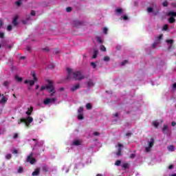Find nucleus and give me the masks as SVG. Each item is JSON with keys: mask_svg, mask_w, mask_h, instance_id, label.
Returning a JSON list of instances; mask_svg holds the SVG:
<instances>
[{"mask_svg": "<svg viewBox=\"0 0 176 176\" xmlns=\"http://www.w3.org/2000/svg\"><path fill=\"white\" fill-rule=\"evenodd\" d=\"M23 171H24V169L22 167H19L17 170V173H19V174H21Z\"/></svg>", "mask_w": 176, "mask_h": 176, "instance_id": "obj_33", "label": "nucleus"}, {"mask_svg": "<svg viewBox=\"0 0 176 176\" xmlns=\"http://www.w3.org/2000/svg\"><path fill=\"white\" fill-rule=\"evenodd\" d=\"M169 176H176V173H175V174H171V175H170Z\"/></svg>", "mask_w": 176, "mask_h": 176, "instance_id": "obj_64", "label": "nucleus"}, {"mask_svg": "<svg viewBox=\"0 0 176 176\" xmlns=\"http://www.w3.org/2000/svg\"><path fill=\"white\" fill-rule=\"evenodd\" d=\"M83 112V107H80L78 109V113H82Z\"/></svg>", "mask_w": 176, "mask_h": 176, "instance_id": "obj_42", "label": "nucleus"}, {"mask_svg": "<svg viewBox=\"0 0 176 176\" xmlns=\"http://www.w3.org/2000/svg\"><path fill=\"white\" fill-rule=\"evenodd\" d=\"M17 137H19V134L15 133V134L14 135V139L16 140V138H17Z\"/></svg>", "mask_w": 176, "mask_h": 176, "instance_id": "obj_50", "label": "nucleus"}, {"mask_svg": "<svg viewBox=\"0 0 176 176\" xmlns=\"http://www.w3.org/2000/svg\"><path fill=\"white\" fill-rule=\"evenodd\" d=\"M152 124L154 126V127H159V122L157 121H153Z\"/></svg>", "mask_w": 176, "mask_h": 176, "instance_id": "obj_29", "label": "nucleus"}, {"mask_svg": "<svg viewBox=\"0 0 176 176\" xmlns=\"http://www.w3.org/2000/svg\"><path fill=\"white\" fill-rule=\"evenodd\" d=\"M110 60H111V58H109V56H104L103 58L104 61H109Z\"/></svg>", "mask_w": 176, "mask_h": 176, "instance_id": "obj_38", "label": "nucleus"}, {"mask_svg": "<svg viewBox=\"0 0 176 176\" xmlns=\"http://www.w3.org/2000/svg\"><path fill=\"white\" fill-rule=\"evenodd\" d=\"M3 85H4V86H9V82H8V81H6V82H4V83H3Z\"/></svg>", "mask_w": 176, "mask_h": 176, "instance_id": "obj_49", "label": "nucleus"}, {"mask_svg": "<svg viewBox=\"0 0 176 176\" xmlns=\"http://www.w3.org/2000/svg\"><path fill=\"white\" fill-rule=\"evenodd\" d=\"M31 16H35V11L31 12Z\"/></svg>", "mask_w": 176, "mask_h": 176, "instance_id": "obj_56", "label": "nucleus"}, {"mask_svg": "<svg viewBox=\"0 0 176 176\" xmlns=\"http://www.w3.org/2000/svg\"><path fill=\"white\" fill-rule=\"evenodd\" d=\"M78 120H83V114L82 113H78Z\"/></svg>", "mask_w": 176, "mask_h": 176, "instance_id": "obj_30", "label": "nucleus"}, {"mask_svg": "<svg viewBox=\"0 0 176 176\" xmlns=\"http://www.w3.org/2000/svg\"><path fill=\"white\" fill-rule=\"evenodd\" d=\"M43 171H49V168L47 166H45L43 167Z\"/></svg>", "mask_w": 176, "mask_h": 176, "instance_id": "obj_45", "label": "nucleus"}, {"mask_svg": "<svg viewBox=\"0 0 176 176\" xmlns=\"http://www.w3.org/2000/svg\"><path fill=\"white\" fill-rule=\"evenodd\" d=\"M2 25H3L2 21H0V27H2Z\"/></svg>", "mask_w": 176, "mask_h": 176, "instance_id": "obj_62", "label": "nucleus"}, {"mask_svg": "<svg viewBox=\"0 0 176 176\" xmlns=\"http://www.w3.org/2000/svg\"><path fill=\"white\" fill-rule=\"evenodd\" d=\"M38 123L41 124L42 123V120L41 118H39L38 120H37Z\"/></svg>", "mask_w": 176, "mask_h": 176, "instance_id": "obj_57", "label": "nucleus"}, {"mask_svg": "<svg viewBox=\"0 0 176 176\" xmlns=\"http://www.w3.org/2000/svg\"><path fill=\"white\" fill-rule=\"evenodd\" d=\"M32 153H30V155L29 156H28L26 162H28V163H30V164H34V163H35V162H36V160H35V158L32 157Z\"/></svg>", "mask_w": 176, "mask_h": 176, "instance_id": "obj_8", "label": "nucleus"}, {"mask_svg": "<svg viewBox=\"0 0 176 176\" xmlns=\"http://www.w3.org/2000/svg\"><path fill=\"white\" fill-rule=\"evenodd\" d=\"M91 65L92 68H94V69H96V68H97V64H96V63H94V62L91 63Z\"/></svg>", "mask_w": 176, "mask_h": 176, "instance_id": "obj_36", "label": "nucleus"}, {"mask_svg": "<svg viewBox=\"0 0 176 176\" xmlns=\"http://www.w3.org/2000/svg\"><path fill=\"white\" fill-rule=\"evenodd\" d=\"M175 124H176V122H172V126H173V127H174V126H175Z\"/></svg>", "mask_w": 176, "mask_h": 176, "instance_id": "obj_60", "label": "nucleus"}, {"mask_svg": "<svg viewBox=\"0 0 176 176\" xmlns=\"http://www.w3.org/2000/svg\"><path fill=\"white\" fill-rule=\"evenodd\" d=\"M96 39L97 42H98V43H102L104 42V41H102V38H101L100 36H97L96 37Z\"/></svg>", "mask_w": 176, "mask_h": 176, "instance_id": "obj_25", "label": "nucleus"}, {"mask_svg": "<svg viewBox=\"0 0 176 176\" xmlns=\"http://www.w3.org/2000/svg\"><path fill=\"white\" fill-rule=\"evenodd\" d=\"M15 79L16 82H21V80H23V78L21 77H19L18 76H15Z\"/></svg>", "mask_w": 176, "mask_h": 176, "instance_id": "obj_31", "label": "nucleus"}, {"mask_svg": "<svg viewBox=\"0 0 176 176\" xmlns=\"http://www.w3.org/2000/svg\"><path fill=\"white\" fill-rule=\"evenodd\" d=\"M168 151L169 152H174V151H175V146H174L173 145L168 146Z\"/></svg>", "mask_w": 176, "mask_h": 176, "instance_id": "obj_21", "label": "nucleus"}, {"mask_svg": "<svg viewBox=\"0 0 176 176\" xmlns=\"http://www.w3.org/2000/svg\"><path fill=\"white\" fill-rule=\"evenodd\" d=\"M118 152H117V156H120V153L122 152V149H123V144L118 143V145L116 146Z\"/></svg>", "mask_w": 176, "mask_h": 176, "instance_id": "obj_12", "label": "nucleus"}, {"mask_svg": "<svg viewBox=\"0 0 176 176\" xmlns=\"http://www.w3.org/2000/svg\"><path fill=\"white\" fill-rule=\"evenodd\" d=\"M69 165H65L63 166L62 170L63 171H65V174H68L69 171Z\"/></svg>", "mask_w": 176, "mask_h": 176, "instance_id": "obj_15", "label": "nucleus"}, {"mask_svg": "<svg viewBox=\"0 0 176 176\" xmlns=\"http://www.w3.org/2000/svg\"><path fill=\"white\" fill-rule=\"evenodd\" d=\"M79 87H80V85L76 84L71 87L70 90H71V91H76V90H78V89H79Z\"/></svg>", "mask_w": 176, "mask_h": 176, "instance_id": "obj_13", "label": "nucleus"}, {"mask_svg": "<svg viewBox=\"0 0 176 176\" xmlns=\"http://www.w3.org/2000/svg\"><path fill=\"white\" fill-rule=\"evenodd\" d=\"M12 153L17 154V153H19V151H18L17 150H14V151H12Z\"/></svg>", "mask_w": 176, "mask_h": 176, "instance_id": "obj_55", "label": "nucleus"}, {"mask_svg": "<svg viewBox=\"0 0 176 176\" xmlns=\"http://www.w3.org/2000/svg\"><path fill=\"white\" fill-rule=\"evenodd\" d=\"M126 137H130V135H131V133L128 132V133H126Z\"/></svg>", "mask_w": 176, "mask_h": 176, "instance_id": "obj_54", "label": "nucleus"}, {"mask_svg": "<svg viewBox=\"0 0 176 176\" xmlns=\"http://www.w3.org/2000/svg\"><path fill=\"white\" fill-rule=\"evenodd\" d=\"M130 157L131 159H133V157H135V154H131Z\"/></svg>", "mask_w": 176, "mask_h": 176, "instance_id": "obj_53", "label": "nucleus"}, {"mask_svg": "<svg viewBox=\"0 0 176 176\" xmlns=\"http://www.w3.org/2000/svg\"><path fill=\"white\" fill-rule=\"evenodd\" d=\"M72 145H74V146H79L82 145V140L74 139L72 142Z\"/></svg>", "mask_w": 176, "mask_h": 176, "instance_id": "obj_9", "label": "nucleus"}, {"mask_svg": "<svg viewBox=\"0 0 176 176\" xmlns=\"http://www.w3.org/2000/svg\"><path fill=\"white\" fill-rule=\"evenodd\" d=\"M12 157V154H7L6 155V159H7L8 160H9V159H11Z\"/></svg>", "mask_w": 176, "mask_h": 176, "instance_id": "obj_43", "label": "nucleus"}, {"mask_svg": "<svg viewBox=\"0 0 176 176\" xmlns=\"http://www.w3.org/2000/svg\"><path fill=\"white\" fill-rule=\"evenodd\" d=\"M169 170H172V168H174V165H170L168 166Z\"/></svg>", "mask_w": 176, "mask_h": 176, "instance_id": "obj_51", "label": "nucleus"}, {"mask_svg": "<svg viewBox=\"0 0 176 176\" xmlns=\"http://www.w3.org/2000/svg\"><path fill=\"white\" fill-rule=\"evenodd\" d=\"M67 80H70V79H75V80H82V79H85V74L82 73V72H74L72 69L67 68Z\"/></svg>", "mask_w": 176, "mask_h": 176, "instance_id": "obj_3", "label": "nucleus"}, {"mask_svg": "<svg viewBox=\"0 0 176 176\" xmlns=\"http://www.w3.org/2000/svg\"><path fill=\"white\" fill-rule=\"evenodd\" d=\"M162 31H170L168 28V25H164L162 28Z\"/></svg>", "mask_w": 176, "mask_h": 176, "instance_id": "obj_28", "label": "nucleus"}, {"mask_svg": "<svg viewBox=\"0 0 176 176\" xmlns=\"http://www.w3.org/2000/svg\"><path fill=\"white\" fill-rule=\"evenodd\" d=\"M129 63V60H124L121 63V65H126Z\"/></svg>", "mask_w": 176, "mask_h": 176, "instance_id": "obj_41", "label": "nucleus"}, {"mask_svg": "<svg viewBox=\"0 0 176 176\" xmlns=\"http://www.w3.org/2000/svg\"><path fill=\"white\" fill-rule=\"evenodd\" d=\"M162 133L164 134H168V126L164 125V127L162 128Z\"/></svg>", "mask_w": 176, "mask_h": 176, "instance_id": "obj_17", "label": "nucleus"}, {"mask_svg": "<svg viewBox=\"0 0 176 176\" xmlns=\"http://www.w3.org/2000/svg\"><path fill=\"white\" fill-rule=\"evenodd\" d=\"M72 8L71 7H67L66 8V12H72Z\"/></svg>", "mask_w": 176, "mask_h": 176, "instance_id": "obj_46", "label": "nucleus"}, {"mask_svg": "<svg viewBox=\"0 0 176 176\" xmlns=\"http://www.w3.org/2000/svg\"><path fill=\"white\" fill-rule=\"evenodd\" d=\"M156 4H153V7H148L147 8V12L148 13H152L153 16H156L157 13H159V10H155V8H156Z\"/></svg>", "mask_w": 176, "mask_h": 176, "instance_id": "obj_7", "label": "nucleus"}, {"mask_svg": "<svg viewBox=\"0 0 176 176\" xmlns=\"http://www.w3.org/2000/svg\"><path fill=\"white\" fill-rule=\"evenodd\" d=\"M118 117L119 113H116L115 114L113 115V120H114V122H118Z\"/></svg>", "mask_w": 176, "mask_h": 176, "instance_id": "obj_19", "label": "nucleus"}, {"mask_svg": "<svg viewBox=\"0 0 176 176\" xmlns=\"http://www.w3.org/2000/svg\"><path fill=\"white\" fill-rule=\"evenodd\" d=\"M129 164L128 163H124L122 165V167L124 168V170H126V168H129Z\"/></svg>", "mask_w": 176, "mask_h": 176, "instance_id": "obj_27", "label": "nucleus"}, {"mask_svg": "<svg viewBox=\"0 0 176 176\" xmlns=\"http://www.w3.org/2000/svg\"><path fill=\"white\" fill-rule=\"evenodd\" d=\"M82 25V22L79 21H74V27H80Z\"/></svg>", "mask_w": 176, "mask_h": 176, "instance_id": "obj_23", "label": "nucleus"}, {"mask_svg": "<svg viewBox=\"0 0 176 176\" xmlns=\"http://www.w3.org/2000/svg\"><path fill=\"white\" fill-rule=\"evenodd\" d=\"M162 6H164L165 8L168 6V1H164L163 3H162Z\"/></svg>", "mask_w": 176, "mask_h": 176, "instance_id": "obj_37", "label": "nucleus"}, {"mask_svg": "<svg viewBox=\"0 0 176 176\" xmlns=\"http://www.w3.org/2000/svg\"><path fill=\"white\" fill-rule=\"evenodd\" d=\"M166 42L168 45V49H171L173 47V43L174 42V41L173 39H170V40H166Z\"/></svg>", "mask_w": 176, "mask_h": 176, "instance_id": "obj_16", "label": "nucleus"}, {"mask_svg": "<svg viewBox=\"0 0 176 176\" xmlns=\"http://www.w3.org/2000/svg\"><path fill=\"white\" fill-rule=\"evenodd\" d=\"M27 21H23V24H28V21L30 20H32V19L31 18V16L28 15L26 17Z\"/></svg>", "mask_w": 176, "mask_h": 176, "instance_id": "obj_26", "label": "nucleus"}, {"mask_svg": "<svg viewBox=\"0 0 176 176\" xmlns=\"http://www.w3.org/2000/svg\"><path fill=\"white\" fill-rule=\"evenodd\" d=\"M102 31H103V33L104 34V35H107V34H108V28H103Z\"/></svg>", "mask_w": 176, "mask_h": 176, "instance_id": "obj_34", "label": "nucleus"}, {"mask_svg": "<svg viewBox=\"0 0 176 176\" xmlns=\"http://www.w3.org/2000/svg\"><path fill=\"white\" fill-rule=\"evenodd\" d=\"M120 163H122V162L120 160H118L116 162L115 166H120Z\"/></svg>", "mask_w": 176, "mask_h": 176, "instance_id": "obj_44", "label": "nucleus"}, {"mask_svg": "<svg viewBox=\"0 0 176 176\" xmlns=\"http://www.w3.org/2000/svg\"><path fill=\"white\" fill-rule=\"evenodd\" d=\"M21 3H23V2L21 1V0H18V1H16V5L17 6H20L21 5Z\"/></svg>", "mask_w": 176, "mask_h": 176, "instance_id": "obj_39", "label": "nucleus"}, {"mask_svg": "<svg viewBox=\"0 0 176 176\" xmlns=\"http://www.w3.org/2000/svg\"><path fill=\"white\" fill-rule=\"evenodd\" d=\"M116 13L117 16H120V14H123V13H124V10H123L122 8H117L116 10Z\"/></svg>", "mask_w": 176, "mask_h": 176, "instance_id": "obj_14", "label": "nucleus"}, {"mask_svg": "<svg viewBox=\"0 0 176 176\" xmlns=\"http://www.w3.org/2000/svg\"><path fill=\"white\" fill-rule=\"evenodd\" d=\"M31 75L33 78V80H26L25 81V85H29L30 86H34L35 85V82L38 80V78H36V76L35 75V72H31Z\"/></svg>", "mask_w": 176, "mask_h": 176, "instance_id": "obj_4", "label": "nucleus"}, {"mask_svg": "<svg viewBox=\"0 0 176 176\" xmlns=\"http://www.w3.org/2000/svg\"><path fill=\"white\" fill-rule=\"evenodd\" d=\"M82 158L80 157V160L78 161V163H82Z\"/></svg>", "mask_w": 176, "mask_h": 176, "instance_id": "obj_61", "label": "nucleus"}, {"mask_svg": "<svg viewBox=\"0 0 176 176\" xmlns=\"http://www.w3.org/2000/svg\"><path fill=\"white\" fill-rule=\"evenodd\" d=\"M87 86L88 87H93V86H94V82L93 80H89L87 81Z\"/></svg>", "mask_w": 176, "mask_h": 176, "instance_id": "obj_18", "label": "nucleus"}, {"mask_svg": "<svg viewBox=\"0 0 176 176\" xmlns=\"http://www.w3.org/2000/svg\"><path fill=\"white\" fill-rule=\"evenodd\" d=\"M19 19V16H15V17L14 18L13 21H12V24L14 25H16L18 24L17 20Z\"/></svg>", "mask_w": 176, "mask_h": 176, "instance_id": "obj_20", "label": "nucleus"}, {"mask_svg": "<svg viewBox=\"0 0 176 176\" xmlns=\"http://www.w3.org/2000/svg\"><path fill=\"white\" fill-rule=\"evenodd\" d=\"M172 6H173V8H176V3H172Z\"/></svg>", "mask_w": 176, "mask_h": 176, "instance_id": "obj_59", "label": "nucleus"}, {"mask_svg": "<svg viewBox=\"0 0 176 176\" xmlns=\"http://www.w3.org/2000/svg\"><path fill=\"white\" fill-rule=\"evenodd\" d=\"M162 38H163V34H160V35L157 38L156 42L153 43L151 45V47H153V48L156 47V46H157V44H158V43H160V40L162 39Z\"/></svg>", "mask_w": 176, "mask_h": 176, "instance_id": "obj_11", "label": "nucleus"}, {"mask_svg": "<svg viewBox=\"0 0 176 176\" xmlns=\"http://www.w3.org/2000/svg\"><path fill=\"white\" fill-rule=\"evenodd\" d=\"M3 35H4V34L1 32L0 33V38H3Z\"/></svg>", "mask_w": 176, "mask_h": 176, "instance_id": "obj_58", "label": "nucleus"}, {"mask_svg": "<svg viewBox=\"0 0 176 176\" xmlns=\"http://www.w3.org/2000/svg\"><path fill=\"white\" fill-rule=\"evenodd\" d=\"M97 56H98V50H94L92 58H97Z\"/></svg>", "mask_w": 176, "mask_h": 176, "instance_id": "obj_22", "label": "nucleus"}, {"mask_svg": "<svg viewBox=\"0 0 176 176\" xmlns=\"http://www.w3.org/2000/svg\"><path fill=\"white\" fill-rule=\"evenodd\" d=\"M32 111H34V107L32 106H28L25 111V115H27V116L22 118L18 122L19 124H20V123H25L26 127H28L31 123L34 122V118L30 116L31 113H32Z\"/></svg>", "mask_w": 176, "mask_h": 176, "instance_id": "obj_2", "label": "nucleus"}, {"mask_svg": "<svg viewBox=\"0 0 176 176\" xmlns=\"http://www.w3.org/2000/svg\"><path fill=\"white\" fill-rule=\"evenodd\" d=\"M93 135H94L95 137H97L98 135H100V133L98 132H94Z\"/></svg>", "mask_w": 176, "mask_h": 176, "instance_id": "obj_47", "label": "nucleus"}, {"mask_svg": "<svg viewBox=\"0 0 176 176\" xmlns=\"http://www.w3.org/2000/svg\"><path fill=\"white\" fill-rule=\"evenodd\" d=\"M47 90L50 93V98H45L43 102L44 105H52L57 101V95L56 94V89H54V84L52 81L48 80V83L46 85H43L41 88V91Z\"/></svg>", "mask_w": 176, "mask_h": 176, "instance_id": "obj_1", "label": "nucleus"}, {"mask_svg": "<svg viewBox=\"0 0 176 176\" xmlns=\"http://www.w3.org/2000/svg\"><path fill=\"white\" fill-rule=\"evenodd\" d=\"M7 102L8 98H6V96L3 94H0V104L1 105H4V104H6Z\"/></svg>", "mask_w": 176, "mask_h": 176, "instance_id": "obj_10", "label": "nucleus"}, {"mask_svg": "<svg viewBox=\"0 0 176 176\" xmlns=\"http://www.w3.org/2000/svg\"><path fill=\"white\" fill-rule=\"evenodd\" d=\"M7 30L8 31H12V25H8Z\"/></svg>", "mask_w": 176, "mask_h": 176, "instance_id": "obj_48", "label": "nucleus"}, {"mask_svg": "<svg viewBox=\"0 0 176 176\" xmlns=\"http://www.w3.org/2000/svg\"><path fill=\"white\" fill-rule=\"evenodd\" d=\"M96 176H102V174L98 173Z\"/></svg>", "mask_w": 176, "mask_h": 176, "instance_id": "obj_63", "label": "nucleus"}, {"mask_svg": "<svg viewBox=\"0 0 176 176\" xmlns=\"http://www.w3.org/2000/svg\"><path fill=\"white\" fill-rule=\"evenodd\" d=\"M32 175H39V168L36 169L32 173Z\"/></svg>", "mask_w": 176, "mask_h": 176, "instance_id": "obj_24", "label": "nucleus"}, {"mask_svg": "<svg viewBox=\"0 0 176 176\" xmlns=\"http://www.w3.org/2000/svg\"><path fill=\"white\" fill-rule=\"evenodd\" d=\"M166 16H169L168 23H170V24H173V23H175V18H174V17H176L175 12L170 11L166 13Z\"/></svg>", "mask_w": 176, "mask_h": 176, "instance_id": "obj_5", "label": "nucleus"}, {"mask_svg": "<svg viewBox=\"0 0 176 176\" xmlns=\"http://www.w3.org/2000/svg\"><path fill=\"white\" fill-rule=\"evenodd\" d=\"M155 140H153V138L150 139L147 142V145L145 146V151L146 152H151V149L152 148V146H153Z\"/></svg>", "mask_w": 176, "mask_h": 176, "instance_id": "obj_6", "label": "nucleus"}, {"mask_svg": "<svg viewBox=\"0 0 176 176\" xmlns=\"http://www.w3.org/2000/svg\"><path fill=\"white\" fill-rule=\"evenodd\" d=\"M86 108L87 109H91V103L87 104Z\"/></svg>", "mask_w": 176, "mask_h": 176, "instance_id": "obj_40", "label": "nucleus"}, {"mask_svg": "<svg viewBox=\"0 0 176 176\" xmlns=\"http://www.w3.org/2000/svg\"><path fill=\"white\" fill-rule=\"evenodd\" d=\"M100 49L101 52H107V48L104 45H100Z\"/></svg>", "mask_w": 176, "mask_h": 176, "instance_id": "obj_32", "label": "nucleus"}, {"mask_svg": "<svg viewBox=\"0 0 176 176\" xmlns=\"http://www.w3.org/2000/svg\"><path fill=\"white\" fill-rule=\"evenodd\" d=\"M121 19H123L124 21H127L129 20V16L127 15H123Z\"/></svg>", "mask_w": 176, "mask_h": 176, "instance_id": "obj_35", "label": "nucleus"}, {"mask_svg": "<svg viewBox=\"0 0 176 176\" xmlns=\"http://www.w3.org/2000/svg\"><path fill=\"white\" fill-rule=\"evenodd\" d=\"M175 89H176V83H174V84L173 85V90H175Z\"/></svg>", "mask_w": 176, "mask_h": 176, "instance_id": "obj_52", "label": "nucleus"}]
</instances>
